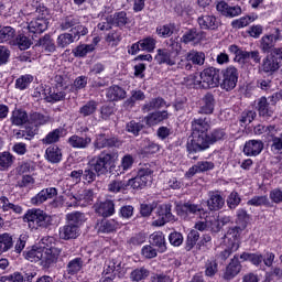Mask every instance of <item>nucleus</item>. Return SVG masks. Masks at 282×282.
<instances>
[{"mask_svg":"<svg viewBox=\"0 0 282 282\" xmlns=\"http://www.w3.org/2000/svg\"><path fill=\"white\" fill-rule=\"evenodd\" d=\"M228 138L226 129L214 128L210 130V119L198 117L192 120L191 139L186 142V153L189 160H198L197 153L208 151L213 144L224 142Z\"/></svg>","mask_w":282,"mask_h":282,"instance_id":"obj_1","label":"nucleus"},{"mask_svg":"<svg viewBox=\"0 0 282 282\" xmlns=\"http://www.w3.org/2000/svg\"><path fill=\"white\" fill-rule=\"evenodd\" d=\"M276 35L267 34L260 40V48L263 54H268L261 62L259 72L268 76H274L282 67V46L274 47Z\"/></svg>","mask_w":282,"mask_h":282,"instance_id":"obj_2","label":"nucleus"},{"mask_svg":"<svg viewBox=\"0 0 282 282\" xmlns=\"http://www.w3.org/2000/svg\"><path fill=\"white\" fill-rule=\"evenodd\" d=\"M63 250L58 247V241L52 236L42 238V258L41 264L43 268L50 269L58 263Z\"/></svg>","mask_w":282,"mask_h":282,"instance_id":"obj_3","label":"nucleus"},{"mask_svg":"<svg viewBox=\"0 0 282 282\" xmlns=\"http://www.w3.org/2000/svg\"><path fill=\"white\" fill-rule=\"evenodd\" d=\"M182 54V44L177 41L172 43L166 48H158L154 56L158 65H166L167 67H175Z\"/></svg>","mask_w":282,"mask_h":282,"instance_id":"obj_4","label":"nucleus"},{"mask_svg":"<svg viewBox=\"0 0 282 282\" xmlns=\"http://www.w3.org/2000/svg\"><path fill=\"white\" fill-rule=\"evenodd\" d=\"M221 69L208 66L199 73V79H195L194 85H198L199 89H215L219 87Z\"/></svg>","mask_w":282,"mask_h":282,"instance_id":"obj_5","label":"nucleus"},{"mask_svg":"<svg viewBox=\"0 0 282 282\" xmlns=\"http://www.w3.org/2000/svg\"><path fill=\"white\" fill-rule=\"evenodd\" d=\"M23 220L28 221L30 227L36 230H47L52 226V216L47 215L43 209H29L24 216Z\"/></svg>","mask_w":282,"mask_h":282,"instance_id":"obj_6","label":"nucleus"},{"mask_svg":"<svg viewBox=\"0 0 282 282\" xmlns=\"http://www.w3.org/2000/svg\"><path fill=\"white\" fill-rule=\"evenodd\" d=\"M153 180V167L149 163H144L140 165L137 175L130 180H128V188H132V191H142L147 188L149 182Z\"/></svg>","mask_w":282,"mask_h":282,"instance_id":"obj_7","label":"nucleus"},{"mask_svg":"<svg viewBox=\"0 0 282 282\" xmlns=\"http://www.w3.org/2000/svg\"><path fill=\"white\" fill-rule=\"evenodd\" d=\"M176 213L182 219H188V217L199 215L200 219L208 221V218L210 217V212L204 209L202 205L193 204L191 202L178 205L176 207Z\"/></svg>","mask_w":282,"mask_h":282,"instance_id":"obj_8","label":"nucleus"},{"mask_svg":"<svg viewBox=\"0 0 282 282\" xmlns=\"http://www.w3.org/2000/svg\"><path fill=\"white\" fill-rule=\"evenodd\" d=\"M72 33H62L57 36V47L65 50L68 45H72L74 41H80V36H87L89 29L85 25H77L70 30Z\"/></svg>","mask_w":282,"mask_h":282,"instance_id":"obj_9","label":"nucleus"},{"mask_svg":"<svg viewBox=\"0 0 282 282\" xmlns=\"http://www.w3.org/2000/svg\"><path fill=\"white\" fill-rule=\"evenodd\" d=\"M239 83V70L235 66H229L220 70V89L224 91H232Z\"/></svg>","mask_w":282,"mask_h":282,"instance_id":"obj_10","label":"nucleus"},{"mask_svg":"<svg viewBox=\"0 0 282 282\" xmlns=\"http://www.w3.org/2000/svg\"><path fill=\"white\" fill-rule=\"evenodd\" d=\"M94 147L97 151L101 149H120L122 147V141L118 138V135H108L107 133L96 134Z\"/></svg>","mask_w":282,"mask_h":282,"instance_id":"obj_11","label":"nucleus"},{"mask_svg":"<svg viewBox=\"0 0 282 282\" xmlns=\"http://www.w3.org/2000/svg\"><path fill=\"white\" fill-rule=\"evenodd\" d=\"M48 25L50 20L47 18H33L28 23L29 36H31L32 41H34V39H39V36L47 30Z\"/></svg>","mask_w":282,"mask_h":282,"instance_id":"obj_12","label":"nucleus"},{"mask_svg":"<svg viewBox=\"0 0 282 282\" xmlns=\"http://www.w3.org/2000/svg\"><path fill=\"white\" fill-rule=\"evenodd\" d=\"M206 206L208 208L207 213H217L226 206V198L218 191H209L208 198L206 200Z\"/></svg>","mask_w":282,"mask_h":282,"instance_id":"obj_13","label":"nucleus"},{"mask_svg":"<svg viewBox=\"0 0 282 282\" xmlns=\"http://www.w3.org/2000/svg\"><path fill=\"white\" fill-rule=\"evenodd\" d=\"M241 263H243V261H241V254L236 253L234 259H231L226 267L224 272L225 281H232V279L243 270V265Z\"/></svg>","mask_w":282,"mask_h":282,"instance_id":"obj_14","label":"nucleus"},{"mask_svg":"<svg viewBox=\"0 0 282 282\" xmlns=\"http://www.w3.org/2000/svg\"><path fill=\"white\" fill-rule=\"evenodd\" d=\"M263 141L260 139H250L245 142L242 153L246 158H257L263 153Z\"/></svg>","mask_w":282,"mask_h":282,"instance_id":"obj_15","label":"nucleus"},{"mask_svg":"<svg viewBox=\"0 0 282 282\" xmlns=\"http://www.w3.org/2000/svg\"><path fill=\"white\" fill-rule=\"evenodd\" d=\"M96 228L99 235H112L120 228V223L113 218H101L97 220Z\"/></svg>","mask_w":282,"mask_h":282,"instance_id":"obj_16","label":"nucleus"},{"mask_svg":"<svg viewBox=\"0 0 282 282\" xmlns=\"http://www.w3.org/2000/svg\"><path fill=\"white\" fill-rule=\"evenodd\" d=\"M215 105H217L215 95L210 91L206 93L200 99L198 113L200 116H213L215 113Z\"/></svg>","mask_w":282,"mask_h":282,"instance_id":"obj_17","label":"nucleus"},{"mask_svg":"<svg viewBox=\"0 0 282 282\" xmlns=\"http://www.w3.org/2000/svg\"><path fill=\"white\" fill-rule=\"evenodd\" d=\"M256 110L258 111L259 117L265 121L272 120L274 116V107L268 102V98L265 96L258 99Z\"/></svg>","mask_w":282,"mask_h":282,"instance_id":"obj_18","label":"nucleus"},{"mask_svg":"<svg viewBox=\"0 0 282 282\" xmlns=\"http://www.w3.org/2000/svg\"><path fill=\"white\" fill-rule=\"evenodd\" d=\"M169 118H171L169 110H154L148 112L143 120L147 127H158V124H162V122L169 120Z\"/></svg>","mask_w":282,"mask_h":282,"instance_id":"obj_19","label":"nucleus"},{"mask_svg":"<svg viewBox=\"0 0 282 282\" xmlns=\"http://www.w3.org/2000/svg\"><path fill=\"white\" fill-rule=\"evenodd\" d=\"M56 195H58V189L56 187L43 188L31 198V204L33 206H41V204H45L47 199H54Z\"/></svg>","mask_w":282,"mask_h":282,"instance_id":"obj_20","label":"nucleus"},{"mask_svg":"<svg viewBox=\"0 0 282 282\" xmlns=\"http://www.w3.org/2000/svg\"><path fill=\"white\" fill-rule=\"evenodd\" d=\"M95 213L99 217L109 218L116 215V202L112 199H106L95 205Z\"/></svg>","mask_w":282,"mask_h":282,"instance_id":"obj_21","label":"nucleus"},{"mask_svg":"<svg viewBox=\"0 0 282 282\" xmlns=\"http://www.w3.org/2000/svg\"><path fill=\"white\" fill-rule=\"evenodd\" d=\"M213 169H215L214 162L198 161L196 164L188 169V171L185 173V177L186 180H192V177H195L197 173H206L208 171H213Z\"/></svg>","mask_w":282,"mask_h":282,"instance_id":"obj_22","label":"nucleus"},{"mask_svg":"<svg viewBox=\"0 0 282 282\" xmlns=\"http://www.w3.org/2000/svg\"><path fill=\"white\" fill-rule=\"evenodd\" d=\"M33 41L35 43V47H41L42 52H45V54H54V52H56V42L52 39V35L47 33L37 40L34 39Z\"/></svg>","mask_w":282,"mask_h":282,"instance_id":"obj_23","label":"nucleus"},{"mask_svg":"<svg viewBox=\"0 0 282 282\" xmlns=\"http://www.w3.org/2000/svg\"><path fill=\"white\" fill-rule=\"evenodd\" d=\"M171 204H161L156 207V226H164L169 221H173V213H171Z\"/></svg>","mask_w":282,"mask_h":282,"instance_id":"obj_24","label":"nucleus"},{"mask_svg":"<svg viewBox=\"0 0 282 282\" xmlns=\"http://www.w3.org/2000/svg\"><path fill=\"white\" fill-rule=\"evenodd\" d=\"M30 115H28V111L23 108H14L11 111L10 116V122L12 127H25L29 122Z\"/></svg>","mask_w":282,"mask_h":282,"instance_id":"obj_25","label":"nucleus"},{"mask_svg":"<svg viewBox=\"0 0 282 282\" xmlns=\"http://www.w3.org/2000/svg\"><path fill=\"white\" fill-rule=\"evenodd\" d=\"M58 235L63 241H72V239H78L80 237V229L77 226L65 223L64 226L59 227Z\"/></svg>","mask_w":282,"mask_h":282,"instance_id":"obj_26","label":"nucleus"},{"mask_svg":"<svg viewBox=\"0 0 282 282\" xmlns=\"http://www.w3.org/2000/svg\"><path fill=\"white\" fill-rule=\"evenodd\" d=\"M97 155H99V160H101L107 173H109V170L112 169V166H116V162H118L119 158L117 150H104Z\"/></svg>","mask_w":282,"mask_h":282,"instance_id":"obj_27","label":"nucleus"},{"mask_svg":"<svg viewBox=\"0 0 282 282\" xmlns=\"http://www.w3.org/2000/svg\"><path fill=\"white\" fill-rule=\"evenodd\" d=\"M67 144H69L72 149H89V144H91V135L87 133L83 135L73 134L67 139Z\"/></svg>","mask_w":282,"mask_h":282,"instance_id":"obj_28","label":"nucleus"},{"mask_svg":"<svg viewBox=\"0 0 282 282\" xmlns=\"http://www.w3.org/2000/svg\"><path fill=\"white\" fill-rule=\"evenodd\" d=\"M197 23L200 30L215 31L219 29V20L213 14H202L197 18Z\"/></svg>","mask_w":282,"mask_h":282,"instance_id":"obj_29","label":"nucleus"},{"mask_svg":"<svg viewBox=\"0 0 282 282\" xmlns=\"http://www.w3.org/2000/svg\"><path fill=\"white\" fill-rule=\"evenodd\" d=\"M106 98L109 102H120L127 98V90L118 85H112L106 89Z\"/></svg>","mask_w":282,"mask_h":282,"instance_id":"obj_30","label":"nucleus"},{"mask_svg":"<svg viewBox=\"0 0 282 282\" xmlns=\"http://www.w3.org/2000/svg\"><path fill=\"white\" fill-rule=\"evenodd\" d=\"M44 158L50 164H61L63 162V150L58 145L53 144L46 148Z\"/></svg>","mask_w":282,"mask_h":282,"instance_id":"obj_31","label":"nucleus"},{"mask_svg":"<svg viewBox=\"0 0 282 282\" xmlns=\"http://www.w3.org/2000/svg\"><path fill=\"white\" fill-rule=\"evenodd\" d=\"M171 105L166 104V100L163 97L152 98L150 101H147L141 106L142 113H151V111H160L162 107H170Z\"/></svg>","mask_w":282,"mask_h":282,"instance_id":"obj_32","label":"nucleus"},{"mask_svg":"<svg viewBox=\"0 0 282 282\" xmlns=\"http://www.w3.org/2000/svg\"><path fill=\"white\" fill-rule=\"evenodd\" d=\"M150 243L151 246L156 248L160 254H164V252L169 250V248L166 247V238L164 236V232L162 231H154L153 234H151Z\"/></svg>","mask_w":282,"mask_h":282,"instance_id":"obj_33","label":"nucleus"},{"mask_svg":"<svg viewBox=\"0 0 282 282\" xmlns=\"http://www.w3.org/2000/svg\"><path fill=\"white\" fill-rule=\"evenodd\" d=\"M243 230L246 229H242L237 225L230 227L225 235V238L227 239L226 243H228L229 246H232V243H235L236 246H238L239 249L241 246V232H243Z\"/></svg>","mask_w":282,"mask_h":282,"instance_id":"obj_34","label":"nucleus"},{"mask_svg":"<svg viewBox=\"0 0 282 282\" xmlns=\"http://www.w3.org/2000/svg\"><path fill=\"white\" fill-rule=\"evenodd\" d=\"M235 224L239 228H242V230H246V228L252 224V215H250L246 208H238L236 210Z\"/></svg>","mask_w":282,"mask_h":282,"instance_id":"obj_35","label":"nucleus"},{"mask_svg":"<svg viewBox=\"0 0 282 282\" xmlns=\"http://www.w3.org/2000/svg\"><path fill=\"white\" fill-rule=\"evenodd\" d=\"M66 224H69L70 226H76L77 229L80 230V227L85 225V221H87V217L85 216V213L83 212H70L66 214Z\"/></svg>","mask_w":282,"mask_h":282,"instance_id":"obj_36","label":"nucleus"},{"mask_svg":"<svg viewBox=\"0 0 282 282\" xmlns=\"http://www.w3.org/2000/svg\"><path fill=\"white\" fill-rule=\"evenodd\" d=\"M0 206L3 213H14V215H23V207L19 204H14L10 202L8 196L0 197Z\"/></svg>","mask_w":282,"mask_h":282,"instance_id":"obj_37","label":"nucleus"},{"mask_svg":"<svg viewBox=\"0 0 282 282\" xmlns=\"http://www.w3.org/2000/svg\"><path fill=\"white\" fill-rule=\"evenodd\" d=\"M43 247L32 246L23 251V257L26 261H31V263H39L43 257Z\"/></svg>","mask_w":282,"mask_h":282,"instance_id":"obj_38","label":"nucleus"},{"mask_svg":"<svg viewBox=\"0 0 282 282\" xmlns=\"http://www.w3.org/2000/svg\"><path fill=\"white\" fill-rule=\"evenodd\" d=\"M80 25V17L76 14L65 15L59 23V28L62 31L74 30V28H78Z\"/></svg>","mask_w":282,"mask_h":282,"instance_id":"obj_39","label":"nucleus"},{"mask_svg":"<svg viewBox=\"0 0 282 282\" xmlns=\"http://www.w3.org/2000/svg\"><path fill=\"white\" fill-rule=\"evenodd\" d=\"M110 23L115 28H119L120 30H122V28H127V25L131 23V20L127 15V11H118L113 13Z\"/></svg>","mask_w":282,"mask_h":282,"instance_id":"obj_40","label":"nucleus"},{"mask_svg":"<svg viewBox=\"0 0 282 282\" xmlns=\"http://www.w3.org/2000/svg\"><path fill=\"white\" fill-rule=\"evenodd\" d=\"M14 248V235L9 232L0 234V256Z\"/></svg>","mask_w":282,"mask_h":282,"instance_id":"obj_41","label":"nucleus"},{"mask_svg":"<svg viewBox=\"0 0 282 282\" xmlns=\"http://www.w3.org/2000/svg\"><path fill=\"white\" fill-rule=\"evenodd\" d=\"M50 122V117L45 116L41 112H30L29 115V121L28 124H33L37 129H41V127H45Z\"/></svg>","mask_w":282,"mask_h":282,"instance_id":"obj_42","label":"nucleus"},{"mask_svg":"<svg viewBox=\"0 0 282 282\" xmlns=\"http://www.w3.org/2000/svg\"><path fill=\"white\" fill-rule=\"evenodd\" d=\"M203 34L204 32L197 31V29L192 28L183 34V36L181 37V42L185 45H188V43H198V41H202Z\"/></svg>","mask_w":282,"mask_h":282,"instance_id":"obj_43","label":"nucleus"},{"mask_svg":"<svg viewBox=\"0 0 282 282\" xmlns=\"http://www.w3.org/2000/svg\"><path fill=\"white\" fill-rule=\"evenodd\" d=\"M185 58L187 63H192V65H198V67H202V65L206 63V54L196 50L189 51Z\"/></svg>","mask_w":282,"mask_h":282,"instance_id":"obj_44","label":"nucleus"},{"mask_svg":"<svg viewBox=\"0 0 282 282\" xmlns=\"http://www.w3.org/2000/svg\"><path fill=\"white\" fill-rule=\"evenodd\" d=\"M63 128H56L52 131H50L43 139L42 144L48 145V144H56L61 142V138H63Z\"/></svg>","mask_w":282,"mask_h":282,"instance_id":"obj_45","label":"nucleus"},{"mask_svg":"<svg viewBox=\"0 0 282 282\" xmlns=\"http://www.w3.org/2000/svg\"><path fill=\"white\" fill-rule=\"evenodd\" d=\"M139 45L141 47V52H147L148 54H153L155 52V47L158 45V40L153 36L149 35L141 40H139Z\"/></svg>","mask_w":282,"mask_h":282,"instance_id":"obj_46","label":"nucleus"},{"mask_svg":"<svg viewBox=\"0 0 282 282\" xmlns=\"http://www.w3.org/2000/svg\"><path fill=\"white\" fill-rule=\"evenodd\" d=\"M151 274V271L147 267L135 268L130 272V281L132 282H142L147 281Z\"/></svg>","mask_w":282,"mask_h":282,"instance_id":"obj_47","label":"nucleus"},{"mask_svg":"<svg viewBox=\"0 0 282 282\" xmlns=\"http://www.w3.org/2000/svg\"><path fill=\"white\" fill-rule=\"evenodd\" d=\"M144 123L135 121L133 119L126 123L127 133H130L131 135H133V138L142 135V131H144Z\"/></svg>","mask_w":282,"mask_h":282,"instance_id":"obj_48","label":"nucleus"},{"mask_svg":"<svg viewBox=\"0 0 282 282\" xmlns=\"http://www.w3.org/2000/svg\"><path fill=\"white\" fill-rule=\"evenodd\" d=\"M240 260L243 261V262L249 261V263L251 265H254L256 268H259V265H261L263 263V254H261V253H250V252L243 251L240 254Z\"/></svg>","mask_w":282,"mask_h":282,"instance_id":"obj_49","label":"nucleus"},{"mask_svg":"<svg viewBox=\"0 0 282 282\" xmlns=\"http://www.w3.org/2000/svg\"><path fill=\"white\" fill-rule=\"evenodd\" d=\"M94 50H96L94 44H79L72 50V54L75 58H85V56H87V54H91Z\"/></svg>","mask_w":282,"mask_h":282,"instance_id":"obj_50","label":"nucleus"},{"mask_svg":"<svg viewBox=\"0 0 282 282\" xmlns=\"http://www.w3.org/2000/svg\"><path fill=\"white\" fill-rule=\"evenodd\" d=\"M32 83H34V76L25 74L15 79L14 87L20 91H25V89H30V85H32Z\"/></svg>","mask_w":282,"mask_h":282,"instance_id":"obj_51","label":"nucleus"},{"mask_svg":"<svg viewBox=\"0 0 282 282\" xmlns=\"http://www.w3.org/2000/svg\"><path fill=\"white\" fill-rule=\"evenodd\" d=\"M98 111V101L90 99L84 106L79 108V113L83 118H89V116H94Z\"/></svg>","mask_w":282,"mask_h":282,"instance_id":"obj_52","label":"nucleus"},{"mask_svg":"<svg viewBox=\"0 0 282 282\" xmlns=\"http://www.w3.org/2000/svg\"><path fill=\"white\" fill-rule=\"evenodd\" d=\"M83 265H85V261L83 260V258H74L67 263L66 272L67 274L74 276V274H78L80 270H83Z\"/></svg>","mask_w":282,"mask_h":282,"instance_id":"obj_53","label":"nucleus"},{"mask_svg":"<svg viewBox=\"0 0 282 282\" xmlns=\"http://www.w3.org/2000/svg\"><path fill=\"white\" fill-rule=\"evenodd\" d=\"M257 21V18L252 15H243L239 19L232 20L231 21V28L234 30H242V28H248L250 23H254Z\"/></svg>","mask_w":282,"mask_h":282,"instance_id":"obj_54","label":"nucleus"},{"mask_svg":"<svg viewBox=\"0 0 282 282\" xmlns=\"http://www.w3.org/2000/svg\"><path fill=\"white\" fill-rule=\"evenodd\" d=\"M160 152V145L155 141H151V139L144 140V145L141 149L142 155H155V153Z\"/></svg>","mask_w":282,"mask_h":282,"instance_id":"obj_55","label":"nucleus"},{"mask_svg":"<svg viewBox=\"0 0 282 282\" xmlns=\"http://www.w3.org/2000/svg\"><path fill=\"white\" fill-rule=\"evenodd\" d=\"M96 177H98V173H96V170L88 163L87 166L83 170L82 181L84 184L89 185L96 182Z\"/></svg>","mask_w":282,"mask_h":282,"instance_id":"obj_56","label":"nucleus"},{"mask_svg":"<svg viewBox=\"0 0 282 282\" xmlns=\"http://www.w3.org/2000/svg\"><path fill=\"white\" fill-rule=\"evenodd\" d=\"M88 164L95 170L98 177H100V175H107V169L98 154L93 156L91 160L88 161Z\"/></svg>","mask_w":282,"mask_h":282,"instance_id":"obj_57","label":"nucleus"},{"mask_svg":"<svg viewBox=\"0 0 282 282\" xmlns=\"http://www.w3.org/2000/svg\"><path fill=\"white\" fill-rule=\"evenodd\" d=\"M88 164L95 170L98 177H100V175H107V169L98 154L93 156L91 160L88 161Z\"/></svg>","mask_w":282,"mask_h":282,"instance_id":"obj_58","label":"nucleus"},{"mask_svg":"<svg viewBox=\"0 0 282 282\" xmlns=\"http://www.w3.org/2000/svg\"><path fill=\"white\" fill-rule=\"evenodd\" d=\"M219 272V263L215 258H210L205 262V276L213 279Z\"/></svg>","mask_w":282,"mask_h":282,"instance_id":"obj_59","label":"nucleus"},{"mask_svg":"<svg viewBox=\"0 0 282 282\" xmlns=\"http://www.w3.org/2000/svg\"><path fill=\"white\" fill-rule=\"evenodd\" d=\"M14 160H17V158L8 151L0 153V171H8V169L14 164Z\"/></svg>","mask_w":282,"mask_h":282,"instance_id":"obj_60","label":"nucleus"},{"mask_svg":"<svg viewBox=\"0 0 282 282\" xmlns=\"http://www.w3.org/2000/svg\"><path fill=\"white\" fill-rule=\"evenodd\" d=\"M109 193H122L129 191L128 181L113 180L108 184Z\"/></svg>","mask_w":282,"mask_h":282,"instance_id":"obj_61","label":"nucleus"},{"mask_svg":"<svg viewBox=\"0 0 282 282\" xmlns=\"http://www.w3.org/2000/svg\"><path fill=\"white\" fill-rule=\"evenodd\" d=\"M197 241H199V231L192 229L187 234V238L185 241V250L186 252H191L197 246Z\"/></svg>","mask_w":282,"mask_h":282,"instance_id":"obj_62","label":"nucleus"},{"mask_svg":"<svg viewBox=\"0 0 282 282\" xmlns=\"http://www.w3.org/2000/svg\"><path fill=\"white\" fill-rule=\"evenodd\" d=\"M121 268V262H118V260L112 259L108 261V263L105 264L102 273L109 276H116V271L118 272Z\"/></svg>","mask_w":282,"mask_h":282,"instance_id":"obj_63","label":"nucleus"},{"mask_svg":"<svg viewBox=\"0 0 282 282\" xmlns=\"http://www.w3.org/2000/svg\"><path fill=\"white\" fill-rule=\"evenodd\" d=\"M256 118H257V111L243 110L239 118L240 127H248V124L254 122Z\"/></svg>","mask_w":282,"mask_h":282,"instance_id":"obj_64","label":"nucleus"}]
</instances>
